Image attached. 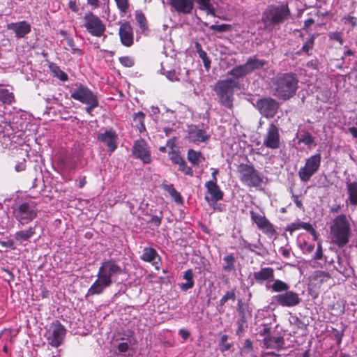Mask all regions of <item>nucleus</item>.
I'll list each match as a JSON object with an SVG mask.
<instances>
[{
    "label": "nucleus",
    "mask_w": 357,
    "mask_h": 357,
    "mask_svg": "<svg viewBox=\"0 0 357 357\" xmlns=\"http://www.w3.org/2000/svg\"><path fill=\"white\" fill-rule=\"evenodd\" d=\"M25 169H26V163H25L24 160H23L22 161L18 162L16 164V165L15 166V170L17 172H20L24 171Z\"/></svg>",
    "instance_id": "59"
},
{
    "label": "nucleus",
    "mask_w": 357,
    "mask_h": 357,
    "mask_svg": "<svg viewBox=\"0 0 357 357\" xmlns=\"http://www.w3.org/2000/svg\"><path fill=\"white\" fill-rule=\"evenodd\" d=\"M179 168L178 170L183 172L185 174L188 176H193V170L192 169L188 166L186 162L183 160L181 164L178 165Z\"/></svg>",
    "instance_id": "51"
},
{
    "label": "nucleus",
    "mask_w": 357,
    "mask_h": 357,
    "mask_svg": "<svg viewBox=\"0 0 357 357\" xmlns=\"http://www.w3.org/2000/svg\"><path fill=\"white\" fill-rule=\"evenodd\" d=\"M65 40H66L67 45L71 48L73 53H74V54L79 53V54H82L81 50L76 47L75 43L73 38L68 36V37H66Z\"/></svg>",
    "instance_id": "52"
},
{
    "label": "nucleus",
    "mask_w": 357,
    "mask_h": 357,
    "mask_svg": "<svg viewBox=\"0 0 357 357\" xmlns=\"http://www.w3.org/2000/svg\"><path fill=\"white\" fill-rule=\"evenodd\" d=\"M237 173L241 182L249 188H258L263 178L261 174L253 165L241 163L237 167Z\"/></svg>",
    "instance_id": "6"
},
{
    "label": "nucleus",
    "mask_w": 357,
    "mask_h": 357,
    "mask_svg": "<svg viewBox=\"0 0 357 357\" xmlns=\"http://www.w3.org/2000/svg\"><path fill=\"white\" fill-rule=\"evenodd\" d=\"M205 188L207 193L211 195L210 200L212 202H217L223 199L224 192L217 183L206 182L205 183Z\"/></svg>",
    "instance_id": "21"
},
{
    "label": "nucleus",
    "mask_w": 357,
    "mask_h": 357,
    "mask_svg": "<svg viewBox=\"0 0 357 357\" xmlns=\"http://www.w3.org/2000/svg\"><path fill=\"white\" fill-rule=\"evenodd\" d=\"M135 19L142 31L147 30L146 19L142 12H136Z\"/></svg>",
    "instance_id": "40"
},
{
    "label": "nucleus",
    "mask_w": 357,
    "mask_h": 357,
    "mask_svg": "<svg viewBox=\"0 0 357 357\" xmlns=\"http://www.w3.org/2000/svg\"><path fill=\"white\" fill-rule=\"evenodd\" d=\"M351 233L347 217L343 214L337 216L331 226V242L339 248H342L349 243Z\"/></svg>",
    "instance_id": "3"
},
{
    "label": "nucleus",
    "mask_w": 357,
    "mask_h": 357,
    "mask_svg": "<svg viewBox=\"0 0 357 357\" xmlns=\"http://www.w3.org/2000/svg\"><path fill=\"white\" fill-rule=\"evenodd\" d=\"M31 28V24L24 20L19 22H12L7 25V29L14 31L17 38H24L29 33Z\"/></svg>",
    "instance_id": "18"
},
{
    "label": "nucleus",
    "mask_w": 357,
    "mask_h": 357,
    "mask_svg": "<svg viewBox=\"0 0 357 357\" xmlns=\"http://www.w3.org/2000/svg\"><path fill=\"white\" fill-rule=\"evenodd\" d=\"M188 160L192 165L199 166V165L204 160V157L201 152L189 149L188 151Z\"/></svg>",
    "instance_id": "32"
},
{
    "label": "nucleus",
    "mask_w": 357,
    "mask_h": 357,
    "mask_svg": "<svg viewBox=\"0 0 357 357\" xmlns=\"http://www.w3.org/2000/svg\"><path fill=\"white\" fill-rule=\"evenodd\" d=\"M242 246L251 252H255L256 254L259 255V253L255 251V249H260L261 247V243L259 241H258L257 243L252 244L248 242L247 241L243 240L242 243Z\"/></svg>",
    "instance_id": "45"
},
{
    "label": "nucleus",
    "mask_w": 357,
    "mask_h": 357,
    "mask_svg": "<svg viewBox=\"0 0 357 357\" xmlns=\"http://www.w3.org/2000/svg\"><path fill=\"white\" fill-rule=\"evenodd\" d=\"M70 93L73 99L86 105L85 110L89 114L99 105L97 94L82 84H76L70 90Z\"/></svg>",
    "instance_id": "4"
},
{
    "label": "nucleus",
    "mask_w": 357,
    "mask_h": 357,
    "mask_svg": "<svg viewBox=\"0 0 357 357\" xmlns=\"http://www.w3.org/2000/svg\"><path fill=\"white\" fill-rule=\"evenodd\" d=\"M36 233V229L34 227H30L24 230H20L17 231L14 234V239L20 243H22L24 241H29L31 238L33 236V235Z\"/></svg>",
    "instance_id": "26"
},
{
    "label": "nucleus",
    "mask_w": 357,
    "mask_h": 357,
    "mask_svg": "<svg viewBox=\"0 0 357 357\" xmlns=\"http://www.w3.org/2000/svg\"><path fill=\"white\" fill-rule=\"evenodd\" d=\"M84 26L86 31L93 36L101 37L106 36L104 34L106 26L99 17L91 12L87 13L84 16Z\"/></svg>",
    "instance_id": "10"
},
{
    "label": "nucleus",
    "mask_w": 357,
    "mask_h": 357,
    "mask_svg": "<svg viewBox=\"0 0 357 357\" xmlns=\"http://www.w3.org/2000/svg\"><path fill=\"white\" fill-rule=\"evenodd\" d=\"M120 63L126 68L132 67L135 64V61L131 56H125L119 58Z\"/></svg>",
    "instance_id": "48"
},
{
    "label": "nucleus",
    "mask_w": 357,
    "mask_h": 357,
    "mask_svg": "<svg viewBox=\"0 0 357 357\" xmlns=\"http://www.w3.org/2000/svg\"><path fill=\"white\" fill-rule=\"evenodd\" d=\"M162 188L167 192L176 202H182L181 194L174 188L172 184H162Z\"/></svg>",
    "instance_id": "35"
},
{
    "label": "nucleus",
    "mask_w": 357,
    "mask_h": 357,
    "mask_svg": "<svg viewBox=\"0 0 357 357\" xmlns=\"http://www.w3.org/2000/svg\"><path fill=\"white\" fill-rule=\"evenodd\" d=\"M123 273V268L114 259L105 260L101 263L97 279L88 289L86 296L101 294Z\"/></svg>",
    "instance_id": "1"
},
{
    "label": "nucleus",
    "mask_w": 357,
    "mask_h": 357,
    "mask_svg": "<svg viewBox=\"0 0 357 357\" xmlns=\"http://www.w3.org/2000/svg\"><path fill=\"white\" fill-rule=\"evenodd\" d=\"M314 43V36H311L310 38L304 43L301 50L304 52L308 53L310 50L312 49Z\"/></svg>",
    "instance_id": "50"
},
{
    "label": "nucleus",
    "mask_w": 357,
    "mask_h": 357,
    "mask_svg": "<svg viewBox=\"0 0 357 357\" xmlns=\"http://www.w3.org/2000/svg\"><path fill=\"white\" fill-rule=\"evenodd\" d=\"M237 312L240 316V318L237 321L246 323L247 317L245 314V306L243 305L241 300H238V301Z\"/></svg>",
    "instance_id": "43"
},
{
    "label": "nucleus",
    "mask_w": 357,
    "mask_h": 357,
    "mask_svg": "<svg viewBox=\"0 0 357 357\" xmlns=\"http://www.w3.org/2000/svg\"><path fill=\"white\" fill-rule=\"evenodd\" d=\"M261 230H262L264 234L268 236H273L276 232L273 225L270 222L266 223V225L262 229H261Z\"/></svg>",
    "instance_id": "55"
},
{
    "label": "nucleus",
    "mask_w": 357,
    "mask_h": 357,
    "mask_svg": "<svg viewBox=\"0 0 357 357\" xmlns=\"http://www.w3.org/2000/svg\"><path fill=\"white\" fill-rule=\"evenodd\" d=\"M145 114L142 112H138L133 114V123L139 132L145 131L144 125Z\"/></svg>",
    "instance_id": "33"
},
{
    "label": "nucleus",
    "mask_w": 357,
    "mask_h": 357,
    "mask_svg": "<svg viewBox=\"0 0 357 357\" xmlns=\"http://www.w3.org/2000/svg\"><path fill=\"white\" fill-rule=\"evenodd\" d=\"M237 85L238 82L231 78L220 80L216 82L213 87V91L218 96L221 105L229 109L232 107L234 89Z\"/></svg>",
    "instance_id": "5"
},
{
    "label": "nucleus",
    "mask_w": 357,
    "mask_h": 357,
    "mask_svg": "<svg viewBox=\"0 0 357 357\" xmlns=\"http://www.w3.org/2000/svg\"><path fill=\"white\" fill-rule=\"evenodd\" d=\"M236 293L234 290L227 291L219 301L220 306L222 307L228 301H235Z\"/></svg>",
    "instance_id": "41"
},
{
    "label": "nucleus",
    "mask_w": 357,
    "mask_h": 357,
    "mask_svg": "<svg viewBox=\"0 0 357 357\" xmlns=\"http://www.w3.org/2000/svg\"><path fill=\"white\" fill-rule=\"evenodd\" d=\"M298 87V80L296 75L292 73L280 74L273 81V95L284 100L293 97Z\"/></svg>",
    "instance_id": "2"
},
{
    "label": "nucleus",
    "mask_w": 357,
    "mask_h": 357,
    "mask_svg": "<svg viewBox=\"0 0 357 357\" xmlns=\"http://www.w3.org/2000/svg\"><path fill=\"white\" fill-rule=\"evenodd\" d=\"M263 343L264 347L266 349H272L280 351L284 347V340L281 336L268 335L264 337Z\"/></svg>",
    "instance_id": "23"
},
{
    "label": "nucleus",
    "mask_w": 357,
    "mask_h": 357,
    "mask_svg": "<svg viewBox=\"0 0 357 357\" xmlns=\"http://www.w3.org/2000/svg\"><path fill=\"white\" fill-rule=\"evenodd\" d=\"M129 344L128 342H121L118 344V349L119 352L123 353L128 351Z\"/></svg>",
    "instance_id": "64"
},
{
    "label": "nucleus",
    "mask_w": 357,
    "mask_h": 357,
    "mask_svg": "<svg viewBox=\"0 0 357 357\" xmlns=\"http://www.w3.org/2000/svg\"><path fill=\"white\" fill-rule=\"evenodd\" d=\"M256 107L264 116L272 118L276 114L279 105L275 100L265 98L259 99L256 102Z\"/></svg>",
    "instance_id": "12"
},
{
    "label": "nucleus",
    "mask_w": 357,
    "mask_h": 357,
    "mask_svg": "<svg viewBox=\"0 0 357 357\" xmlns=\"http://www.w3.org/2000/svg\"><path fill=\"white\" fill-rule=\"evenodd\" d=\"M115 1L116 3V6H117L118 8L120 10L121 13H123L124 14L126 13L128 10V7H129L128 1V0H115Z\"/></svg>",
    "instance_id": "49"
},
{
    "label": "nucleus",
    "mask_w": 357,
    "mask_h": 357,
    "mask_svg": "<svg viewBox=\"0 0 357 357\" xmlns=\"http://www.w3.org/2000/svg\"><path fill=\"white\" fill-rule=\"evenodd\" d=\"M0 100L7 105H10L15 101L13 92L0 86Z\"/></svg>",
    "instance_id": "34"
},
{
    "label": "nucleus",
    "mask_w": 357,
    "mask_h": 357,
    "mask_svg": "<svg viewBox=\"0 0 357 357\" xmlns=\"http://www.w3.org/2000/svg\"><path fill=\"white\" fill-rule=\"evenodd\" d=\"M321 162L320 153H316L307 158L305 165L301 167L298 172L300 180L304 183L309 181L312 176L318 172Z\"/></svg>",
    "instance_id": "9"
},
{
    "label": "nucleus",
    "mask_w": 357,
    "mask_h": 357,
    "mask_svg": "<svg viewBox=\"0 0 357 357\" xmlns=\"http://www.w3.org/2000/svg\"><path fill=\"white\" fill-rule=\"evenodd\" d=\"M166 77L172 82L178 80L176 72L174 70L167 71L166 73Z\"/></svg>",
    "instance_id": "62"
},
{
    "label": "nucleus",
    "mask_w": 357,
    "mask_h": 357,
    "mask_svg": "<svg viewBox=\"0 0 357 357\" xmlns=\"http://www.w3.org/2000/svg\"><path fill=\"white\" fill-rule=\"evenodd\" d=\"M322 256H323L322 246H321V243H318L317 248L315 252L314 259L319 260L322 258Z\"/></svg>",
    "instance_id": "61"
},
{
    "label": "nucleus",
    "mask_w": 357,
    "mask_h": 357,
    "mask_svg": "<svg viewBox=\"0 0 357 357\" xmlns=\"http://www.w3.org/2000/svg\"><path fill=\"white\" fill-rule=\"evenodd\" d=\"M161 220L162 216L159 217L157 215H152L149 222L154 225L156 227H158L161 224Z\"/></svg>",
    "instance_id": "60"
},
{
    "label": "nucleus",
    "mask_w": 357,
    "mask_h": 357,
    "mask_svg": "<svg viewBox=\"0 0 357 357\" xmlns=\"http://www.w3.org/2000/svg\"><path fill=\"white\" fill-rule=\"evenodd\" d=\"M253 351V347L252 342L247 339L245 340L243 347L241 348V352L249 354Z\"/></svg>",
    "instance_id": "56"
},
{
    "label": "nucleus",
    "mask_w": 357,
    "mask_h": 357,
    "mask_svg": "<svg viewBox=\"0 0 357 357\" xmlns=\"http://www.w3.org/2000/svg\"><path fill=\"white\" fill-rule=\"evenodd\" d=\"M298 143H303L307 146L314 144V137L307 132L303 134L298 139Z\"/></svg>",
    "instance_id": "42"
},
{
    "label": "nucleus",
    "mask_w": 357,
    "mask_h": 357,
    "mask_svg": "<svg viewBox=\"0 0 357 357\" xmlns=\"http://www.w3.org/2000/svg\"><path fill=\"white\" fill-rule=\"evenodd\" d=\"M245 324H246L245 322H241L239 321H236V324L238 326V328L236 332V335H239L244 331Z\"/></svg>",
    "instance_id": "63"
},
{
    "label": "nucleus",
    "mask_w": 357,
    "mask_h": 357,
    "mask_svg": "<svg viewBox=\"0 0 357 357\" xmlns=\"http://www.w3.org/2000/svg\"><path fill=\"white\" fill-rule=\"evenodd\" d=\"M267 63L265 60L259 59L256 56H250L246 63H244L248 74L257 70H260Z\"/></svg>",
    "instance_id": "24"
},
{
    "label": "nucleus",
    "mask_w": 357,
    "mask_h": 357,
    "mask_svg": "<svg viewBox=\"0 0 357 357\" xmlns=\"http://www.w3.org/2000/svg\"><path fill=\"white\" fill-rule=\"evenodd\" d=\"M66 330L58 321L53 322L46 333L48 343L54 347H59L65 337Z\"/></svg>",
    "instance_id": "11"
},
{
    "label": "nucleus",
    "mask_w": 357,
    "mask_h": 357,
    "mask_svg": "<svg viewBox=\"0 0 357 357\" xmlns=\"http://www.w3.org/2000/svg\"><path fill=\"white\" fill-rule=\"evenodd\" d=\"M38 213L36 204L32 201L24 202L14 210V215L21 225L31 222L36 218Z\"/></svg>",
    "instance_id": "8"
},
{
    "label": "nucleus",
    "mask_w": 357,
    "mask_h": 357,
    "mask_svg": "<svg viewBox=\"0 0 357 357\" xmlns=\"http://www.w3.org/2000/svg\"><path fill=\"white\" fill-rule=\"evenodd\" d=\"M170 160L174 164H181L184 159L176 151H172L169 153Z\"/></svg>",
    "instance_id": "53"
},
{
    "label": "nucleus",
    "mask_w": 357,
    "mask_h": 357,
    "mask_svg": "<svg viewBox=\"0 0 357 357\" xmlns=\"http://www.w3.org/2000/svg\"><path fill=\"white\" fill-rule=\"evenodd\" d=\"M156 258H160L156 250L153 248H145L143 250V254L141 259L146 262L152 263V264H157L155 261Z\"/></svg>",
    "instance_id": "28"
},
{
    "label": "nucleus",
    "mask_w": 357,
    "mask_h": 357,
    "mask_svg": "<svg viewBox=\"0 0 357 357\" xmlns=\"http://www.w3.org/2000/svg\"><path fill=\"white\" fill-rule=\"evenodd\" d=\"M172 8L178 13L190 14L194 7L193 0H169Z\"/></svg>",
    "instance_id": "19"
},
{
    "label": "nucleus",
    "mask_w": 357,
    "mask_h": 357,
    "mask_svg": "<svg viewBox=\"0 0 357 357\" xmlns=\"http://www.w3.org/2000/svg\"><path fill=\"white\" fill-rule=\"evenodd\" d=\"M119 34L123 45L130 47L133 44V31L128 22H124L120 25Z\"/></svg>",
    "instance_id": "17"
},
{
    "label": "nucleus",
    "mask_w": 357,
    "mask_h": 357,
    "mask_svg": "<svg viewBox=\"0 0 357 357\" xmlns=\"http://www.w3.org/2000/svg\"><path fill=\"white\" fill-rule=\"evenodd\" d=\"M348 198L347 202L351 206H357V181L346 183Z\"/></svg>",
    "instance_id": "25"
},
{
    "label": "nucleus",
    "mask_w": 357,
    "mask_h": 357,
    "mask_svg": "<svg viewBox=\"0 0 357 357\" xmlns=\"http://www.w3.org/2000/svg\"><path fill=\"white\" fill-rule=\"evenodd\" d=\"M342 22L344 24H350L352 27H354L357 25V18L354 16L344 15L342 18Z\"/></svg>",
    "instance_id": "54"
},
{
    "label": "nucleus",
    "mask_w": 357,
    "mask_h": 357,
    "mask_svg": "<svg viewBox=\"0 0 357 357\" xmlns=\"http://www.w3.org/2000/svg\"><path fill=\"white\" fill-rule=\"evenodd\" d=\"M273 299L282 307H291L300 304L301 298L295 291L287 290L282 294L275 295Z\"/></svg>",
    "instance_id": "13"
},
{
    "label": "nucleus",
    "mask_w": 357,
    "mask_h": 357,
    "mask_svg": "<svg viewBox=\"0 0 357 357\" xmlns=\"http://www.w3.org/2000/svg\"><path fill=\"white\" fill-rule=\"evenodd\" d=\"M250 217L252 220L257 225L259 229H262L266 223H268V220L262 215H260L257 213H255L254 211L250 212Z\"/></svg>",
    "instance_id": "37"
},
{
    "label": "nucleus",
    "mask_w": 357,
    "mask_h": 357,
    "mask_svg": "<svg viewBox=\"0 0 357 357\" xmlns=\"http://www.w3.org/2000/svg\"><path fill=\"white\" fill-rule=\"evenodd\" d=\"M290 11L286 4L271 5L263 13V22L267 25H277L282 23L289 15Z\"/></svg>",
    "instance_id": "7"
},
{
    "label": "nucleus",
    "mask_w": 357,
    "mask_h": 357,
    "mask_svg": "<svg viewBox=\"0 0 357 357\" xmlns=\"http://www.w3.org/2000/svg\"><path fill=\"white\" fill-rule=\"evenodd\" d=\"M197 46V52L199 54V56L202 59L204 66L206 69V70H208L211 67V60L207 56L206 52L203 50L199 43L196 44Z\"/></svg>",
    "instance_id": "39"
},
{
    "label": "nucleus",
    "mask_w": 357,
    "mask_h": 357,
    "mask_svg": "<svg viewBox=\"0 0 357 357\" xmlns=\"http://www.w3.org/2000/svg\"><path fill=\"white\" fill-rule=\"evenodd\" d=\"M253 277L259 283H263L264 281H273L274 269L271 267L261 268L259 271L254 272Z\"/></svg>",
    "instance_id": "22"
},
{
    "label": "nucleus",
    "mask_w": 357,
    "mask_h": 357,
    "mask_svg": "<svg viewBox=\"0 0 357 357\" xmlns=\"http://www.w3.org/2000/svg\"><path fill=\"white\" fill-rule=\"evenodd\" d=\"M132 154L145 164L151 162L150 148L144 139H140L134 143Z\"/></svg>",
    "instance_id": "15"
},
{
    "label": "nucleus",
    "mask_w": 357,
    "mask_h": 357,
    "mask_svg": "<svg viewBox=\"0 0 357 357\" xmlns=\"http://www.w3.org/2000/svg\"><path fill=\"white\" fill-rule=\"evenodd\" d=\"M329 37L331 40H336V41L339 42L341 45L343 44L342 34L340 32L331 33L329 35Z\"/></svg>",
    "instance_id": "58"
},
{
    "label": "nucleus",
    "mask_w": 357,
    "mask_h": 357,
    "mask_svg": "<svg viewBox=\"0 0 357 357\" xmlns=\"http://www.w3.org/2000/svg\"><path fill=\"white\" fill-rule=\"evenodd\" d=\"M211 30L216 31L219 33L227 32L231 30V25L222 24L219 25L213 24L209 26Z\"/></svg>",
    "instance_id": "44"
},
{
    "label": "nucleus",
    "mask_w": 357,
    "mask_h": 357,
    "mask_svg": "<svg viewBox=\"0 0 357 357\" xmlns=\"http://www.w3.org/2000/svg\"><path fill=\"white\" fill-rule=\"evenodd\" d=\"M188 137L190 142L198 144L208 141L210 138V135L197 126H191L189 130Z\"/></svg>",
    "instance_id": "20"
},
{
    "label": "nucleus",
    "mask_w": 357,
    "mask_h": 357,
    "mask_svg": "<svg viewBox=\"0 0 357 357\" xmlns=\"http://www.w3.org/2000/svg\"><path fill=\"white\" fill-rule=\"evenodd\" d=\"M56 77L61 81H67L68 79V75L61 70L59 67H56L54 70Z\"/></svg>",
    "instance_id": "57"
},
{
    "label": "nucleus",
    "mask_w": 357,
    "mask_h": 357,
    "mask_svg": "<svg viewBox=\"0 0 357 357\" xmlns=\"http://www.w3.org/2000/svg\"><path fill=\"white\" fill-rule=\"evenodd\" d=\"M223 261L225 262V264L222 267L223 271L226 272H230L235 270L234 264L236 262V259L233 254H229L225 256Z\"/></svg>",
    "instance_id": "38"
},
{
    "label": "nucleus",
    "mask_w": 357,
    "mask_h": 357,
    "mask_svg": "<svg viewBox=\"0 0 357 357\" xmlns=\"http://www.w3.org/2000/svg\"><path fill=\"white\" fill-rule=\"evenodd\" d=\"M299 229H303L309 231L312 235H313L314 238L316 239L317 232L310 223L302 222H294V223L291 224L288 227L287 230L290 232H293Z\"/></svg>",
    "instance_id": "27"
},
{
    "label": "nucleus",
    "mask_w": 357,
    "mask_h": 357,
    "mask_svg": "<svg viewBox=\"0 0 357 357\" xmlns=\"http://www.w3.org/2000/svg\"><path fill=\"white\" fill-rule=\"evenodd\" d=\"M109 1V0H86V2L93 9H96L108 3Z\"/></svg>",
    "instance_id": "47"
},
{
    "label": "nucleus",
    "mask_w": 357,
    "mask_h": 357,
    "mask_svg": "<svg viewBox=\"0 0 357 357\" xmlns=\"http://www.w3.org/2000/svg\"><path fill=\"white\" fill-rule=\"evenodd\" d=\"M273 282L272 284L269 286L266 285V288L271 289V291L273 292L282 294L289 289V285L282 280L274 279Z\"/></svg>",
    "instance_id": "30"
},
{
    "label": "nucleus",
    "mask_w": 357,
    "mask_h": 357,
    "mask_svg": "<svg viewBox=\"0 0 357 357\" xmlns=\"http://www.w3.org/2000/svg\"><path fill=\"white\" fill-rule=\"evenodd\" d=\"M194 1L196 2L199 10H204L208 15L215 17V10L210 0H193Z\"/></svg>",
    "instance_id": "29"
},
{
    "label": "nucleus",
    "mask_w": 357,
    "mask_h": 357,
    "mask_svg": "<svg viewBox=\"0 0 357 357\" xmlns=\"http://www.w3.org/2000/svg\"><path fill=\"white\" fill-rule=\"evenodd\" d=\"M280 144L279 128L274 123H271L264 136L263 145L268 149H276L280 147Z\"/></svg>",
    "instance_id": "14"
},
{
    "label": "nucleus",
    "mask_w": 357,
    "mask_h": 357,
    "mask_svg": "<svg viewBox=\"0 0 357 357\" xmlns=\"http://www.w3.org/2000/svg\"><path fill=\"white\" fill-rule=\"evenodd\" d=\"M228 336L227 335H223L221 336L220 341V349L222 351H226L230 349L231 344L227 342Z\"/></svg>",
    "instance_id": "46"
},
{
    "label": "nucleus",
    "mask_w": 357,
    "mask_h": 357,
    "mask_svg": "<svg viewBox=\"0 0 357 357\" xmlns=\"http://www.w3.org/2000/svg\"><path fill=\"white\" fill-rule=\"evenodd\" d=\"M227 74L233 76L235 79H238L248 75V73L245 64H243L232 68L227 73Z\"/></svg>",
    "instance_id": "36"
},
{
    "label": "nucleus",
    "mask_w": 357,
    "mask_h": 357,
    "mask_svg": "<svg viewBox=\"0 0 357 357\" xmlns=\"http://www.w3.org/2000/svg\"><path fill=\"white\" fill-rule=\"evenodd\" d=\"M193 277V272L191 269H188L184 272L183 279L185 280L186 282L180 284L181 290L186 291L194 287L195 282Z\"/></svg>",
    "instance_id": "31"
},
{
    "label": "nucleus",
    "mask_w": 357,
    "mask_h": 357,
    "mask_svg": "<svg viewBox=\"0 0 357 357\" xmlns=\"http://www.w3.org/2000/svg\"><path fill=\"white\" fill-rule=\"evenodd\" d=\"M97 139L99 142L105 144L111 153L114 152L117 148L118 136L112 129L100 132L98 135Z\"/></svg>",
    "instance_id": "16"
}]
</instances>
